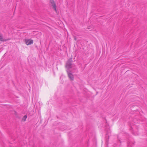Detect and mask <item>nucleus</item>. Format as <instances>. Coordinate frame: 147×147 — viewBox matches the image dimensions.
Masks as SVG:
<instances>
[{"mask_svg": "<svg viewBox=\"0 0 147 147\" xmlns=\"http://www.w3.org/2000/svg\"><path fill=\"white\" fill-rule=\"evenodd\" d=\"M72 58H71L69 59L66 64V67L68 69L71 68L72 67L73 65L72 64Z\"/></svg>", "mask_w": 147, "mask_h": 147, "instance_id": "nucleus-1", "label": "nucleus"}, {"mask_svg": "<svg viewBox=\"0 0 147 147\" xmlns=\"http://www.w3.org/2000/svg\"><path fill=\"white\" fill-rule=\"evenodd\" d=\"M67 73L68 77L69 78L70 80L71 81H73L74 80V77L73 74L69 72L68 71H67Z\"/></svg>", "mask_w": 147, "mask_h": 147, "instance_id": "nucleus-4", "label": "nucleus"}, {"mask_svg": "<svg viewBox=\"0 0 147 147\" xmlns=\"http://www.w3.org/2000/svg\"><path fill=\"white\" fill-rule=\"evenodd\" d=\"M25 42L27 45H31L33 42L32 40L30 39L26 40H25Z\"/></svg>", "mask_w": 147, "mask_h": 147, "instance_id": "nucleus-5", "label": "nucleus"}, {"mask_svg": "<svg viewBox=\"0 0 147 147\" xmlns=\"http://www.w3.org/2000/svg\"><path fill=\"white\" fill-rule=\"evenodd\" d=\"M74 40H77L76 38V36H74Z\"/></svg>", "mask_w": 147, "mask_h": 147, "instance_id": "nucleus-7", "label": "nucleus"}, {"mask_svg": "<svg viewBox=\"0 0 147 147\" xmlns=\"http://www.w3.org/2000/svg\"><path fill=\"white\" fill-rule=\"evenodd\" d=\"M10 40V38H8L7 39L4 38L3 35L0 33V41L4 42Z\"/></svg>", "mask_w": 147, "mask_h": 147, "instance_id": "nucleus-3", "label": "nucleus"}, {"mask_svg": "<svg viewBox=\"0 0 147 147\" xmlns=\"http://www.w3.org/2000/svg\"><path fill=\"white\" fill-rule=\"evenodd\" d=\"M27 117V116L26 115H24L22 119V121H25L26 120Z\"/></svg>", "mask_w": 147, "mask_h": 147, "instance_id": "nucleus-6", "label": "nucleus"}, {"mask_svg": "<svg viewBox=\"0 0 147 147\" xmlns=\"http://www.w3.org/2000/svg\"><path fill=\"white\" fill-rule=\"evenodd\" d=\"M88 29H90V28H89L88 27Z\"/></svg>", "mask_w": 147, "mask_h": 147, "instance_id": "nucleus-8", "label": "nucleus"}, {"mask_svg": "<svg viewBox=\"0 0 147 147\" xmlns=\"http://www.w3.org/2000/svg\"><path fill=\"white\" fill-rule=\"evenodd\" d=\"M49 4L50 6L52 7V8L56 11H57L56 9V5L55 2L54 0H50Z\"/></svg>", "mask_w": 147, "mask_h": 147, "instance_id": "nucleus-2", "label": "nucleus"}]
</instances>
